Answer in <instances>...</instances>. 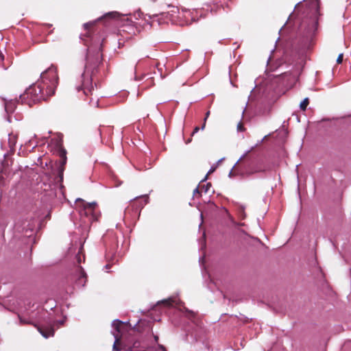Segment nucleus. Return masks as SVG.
I'll return each instance as SVG.
<instances>
[{"label": "nucleus", "instance_id": "49530a36", "mask_svg": "<svg viewBox=\"0 0 351 351\" xmlns=\"http://www.w3.org/2000/svg\"><path fill=\"white\" fill-rule=\"evenodd\" d=\"M36 146H37V145H36V144L33 145V146H32V149H34V147H36Z\"/></svg>", "mask_w": 351, "mask_h": 351}, {"label": "nucleus", "instance_id": "79ce46f5", "mask_svg": "<svg viewBox=\"0 0 351 351\" xmlns=\"http://www.w3.org/2000/svg\"><path fill=\"white\" fill-rule=\"evenodd\" d=\"M110 267V265L109 264H107L106 266H105V268L107 269H108Z\"/></svg>", "mask_w": 351, "mask_h": 351}, {"label": "nucleus", "instance_id": "e433bc0d", "mask_svg": "<svg viewBox=\"0 0 351 351\" xmlns=\"http://www.w3.org/2000/svg\"><path fill=\"white\" fill-rule=\"evenodd\" d=\"M154 337L155 341L157 342L158 340V337L157 335H154Z\"/></svg>", "mask_w": 351, "mask_h": 351}, {"label": "nucleus", "instance_id": "dca6fc26", "mask_svg": "<svg viewBox=\"0 0 351 351\" xmlns=\"http://www.w3.org/2000/svg\"><path fill=\"white\" fill-rule=\"evenodd\" d=\"M119 16V13L117 12H108L107 14H106L105 15H104L103 18L104 19H112V18H117Z\"/></svg>", "mask_w": 351, "mask_h": 351}, {"label": "nucleus", "instance_id": "393cba45", "mask_svg": "<svg viewBox=\"0 0 351 351\" xmlns=\"http://www.w3.org/2000/svg\"><path fill=\"white\" fill-rule=\"evenodd\" d=\"M58 174H59L60 180L62 181L63 179V168L61 167H59Z\"/></svg>", "mask_w": 351, "mask_h": 351}, {"label": "nucleus", "instance_id": "4468645a", "mask_svg": "<svg viewBox=\"0 0 351 351\" xmlns=\"http://www.w3.org/2000/svg\"><path fill=\"white\" fill-rule=\"evenodd\" d=\"M266 171H267V167L266 166L258 165L255 166L254 169L251 172L248 173V174L251 175L254 173L265 172Z\"/></svg>", "mask_w": 351, "mask_h": 351}, {"label": "nucleus", "instance_id": "b1692460", "mask_svg": "<svg viewBox=\"0 0 351 351\" xmlns=\"http://www.w3.org/2000/svg\"><path fill=\"white\" fill-rule=\"evenodd\" d=\"M4 60V56L3 54V53L1 51H0V63L1 62H3ZM0 67H1V66L0 65ZM2 69L3 70H5L7 69L6 66L5 65H2Z\"/></svg>", "mask_w": 351, "mask_h": 351}, {"label": "nucleus", "instance_id": "1a4fd4ad", "mask_svg": "<svg viewBox=\"0 0 351 351\" xmlns=\"http://www.w3.org/2000/svg\"><path fill=\"white\" fill-rule=\"evenodd\" d=\"M75 284L78 287H83L86 282V274L82 267H77L75 277Z\"/></svg>", "mask_w": 351, "mask_h": 351}, {"label": "nucleus", "instance_id": "423d86ee", "mask_svg": "<svg viewBox=\"0 0 351 351\" xmlns=\"http://www.w3.org/2000/svg\"><path fill=\"white\" fill-rule=\"evenodd\" d=\"M35 228L36 223L34 220L18 221L14 225L16 231L23 233L25 237H27L32 236Z\"/></svg>", "mask_w": 351, "mask_h": 351}, {"label": "nucleus", "instance_id": "a19ab883", "mask_svg": "<svg viewBox=\"0 0 351 351\" xmlns=\"http://www.w3.org/2000/svg\"><path fill=\"white\" fill-rule=\"evenodd\" d=\"M7 121H8V122H11V119H10V116H8V117H7Z\"/></svg>", "mask_w": 351, "mask_h": 351}, {"label": "nucleus", "instance_id": "c03bdc74", "mask_svg": "<svg viewBox=\"0 0 351 351\" xmlns=\"http://www.w3.org/2000/svg\"><path fill=\"white\" fill-rule=\"evenodd\" d=\"M69 253H71V252H73V248H72V247H71V248L69 249Z\"/></svg>", "mask_w": 351, "mask_h": 351}, {"label": "nucleus", "instance_id": "4be33fe9", "mask_svg": "<svg viewBox=\"0 0 351 351\" xmlns=\"http://www.w3.org/2000/svg\"><path fill=\"white\" fill-rule=\"evenodd\" d=\"M140 197L143 199V202L140 203V206L141 208H143L145 204H147L149 197H148L147 195L141 196Z\"/></svg>", "mask_w": 351, "mask_h": 351}, {"label": "nucleus", "instance_id": "2eb2a0df", "mask_svg": "<svg viewBox=\"0 0 351 351\" xmlns=\"http://www.w3.org/2000/svg\"><path fill=\"white\" fill-rule=\"evenodd\" d=\"M161 302L165 304L167 306H173L174 304H177V300L172 298L162 300Z\"/></svg>", "mask_w": 351, "mask_h": 351}, {"label": "nucleus", "instance_id": "c9c22d12", "mask_svg": "<svg viewBox=\"0 0 351 351\" xmlns=\"http://www.w3.org/2000/svg\"><path fill=\"white\" fill-rule=\"evenodd\" d=\"M29 145H32V140H29V141L25 144V146H27V145H29Z\"/></svg>", "mask_w": 351, "mask_h": 351}, {"label": "nucleus", "instance_id": "412c9836", "mask_svg": "<svg viewBox=\"0 0 351 351\" xmlns=\"http://www.w3.org/2000/svg\"><path fill=\"white\" fill-rule=\"evenodd\" d=\"M186 316L192 322L195 323V315L194 312L188 311V314Z\"/></svg>", "mask_w": 351, "mask_h": 351}, {"label": "nucleus", "instance_id": "9d476101", "mask_svg": "<svg viewBox=\"0 0 351 351\" xmlns=\"http://www.w3.org/2000/svg\"><path fill=\"white\" fill-rule=\"evenodd\" d=\"M19 102H21V104H25L28 105L25 102H22V100L21 99V95L19 96V99H10V100H5L4 102V107L5 112L9 114H12L14 112V110L16 108V104Z\"/></svg>", "mask_w": 351, "mask_h": 351}, {"label": "nucleus", "instance_id": "f03ea898", "mask_svg": "<svg viewBox=\"0 0 351 351\" xmlns=\"http://www.w3.org/2000/svg\"><path fill=\"white\" fill-rule=\"evenodd\" d=\"M41 84L37 83L27 88L21 95L22 102H25L29 106L41 101L46 100L55 93L58 84L57 69L51 65L40 74Z\"/></svg>", "mask_w": 351, "mask_h": 351}, {"label": "nucleus", "instance_id": "cd10ccee", "mask_svg": "<svg viewBox=\"0 0 351 351\" xmlns=\"http://www.w3.org/2000/svg\"><path fill=\"white\" fill-rule=\"evenodd\" d=\"M343 61V54L340 53L337 59V63L340 64Z\"/></svg>", "mask_w": 351, "mask_h": 351}, {"label": "nucleus", "instance_id": "39448f33", "mask_svg": "<svg viewBox=\"0 0 351 351\" xmlns=\"http://www.w3.org/2000/svg\"><path fill=\"white\" fill-rule=\"evenodd\" d=\"M88 40H85V45H87L88 49H87V56L86 57L90 56V60H92L93 61L95 60L97 53L101 56V59L102 58L101 55V47H102V43H104V40L100 41V38H98L97 40H95L90 35V33L88 32Z\"/></svg>", "mask_w": 351, "mask_h": 351}, {"label": "nucleus", "instance_id": "473e14b6", "mask_svg": "<svg viewBox=\"0 0 351 351\" xmlns=\"http://www.w3.org/2000/svg\"><path fill=\"white\" fill-rule=\"evenodd\" d=\"M199 128L198 127H195L192 132V135L197 133L199 131Z\"/></svg>", "mask_w": 351, "mask_h": 351}, {"label": "nucleus", "instance_id": "37998d69", "mask_svg": "<svg viewBox=\"0 0 351 351\" xmlns=\"http://www.w3.org/2000/svg\"><path fill=\"white\" fill-rule=\"evenodd\" d=\"M191 141V138H189V139L186 142V144H188V143H189Z\"/></svg>", "mask_w": 351, "mask_h": 351}, {"label": "nucleus", "instance_id": "a211bd4d", "mask_svg": "<svg viewBox=\"0 0 351 351\" xmlns=\"http://www.w3.org/2000/svg\"><path fill=\"white\" fill-rule=\"evenodd\" d=\"M308 98H305L300 104V109L302 110H305L306 109L307 106L308 105Z\"/></svg>", "mask_w": 351, "mask_h": 351}, {"label": "nucleus", "instance_id": "c756f323", "mask_svg": "<svg viewBox=\"0 0 351 351\" xmlns=\"http://www.w3.org/2000/svg\"><path fill=\"white\" fill-rule=\"evenodd\" d=\"M196 194H199V186L196 187L193 191V195H196Z\"/></svg>", "mask_w": 351, "mask_h": 351}, {"label": "nucleus", "instance_id": "a18cd8bd", "mask_svg": "<svg viewBox=\"0 0 351 351\" xmlns=\"http://www.w3.org/2000/svg\"><path fill=\"white\" fill-rule=\"evenodd\" d=\"M98 104H99V101H98V100H97V101H95V105H96L97 106H98Z\"/></svg>", "mask_w": 351, "mask_h": 351}, {"label": "nucleus", "instance_id": "20e7f679", "mask_svg": "<svg viewBox=\"0 0 351 351\" xmlns=\"http://www.w3.org/2000/svg\"><path fill=\"white\" fill-rule=\"evenodd\" d=\"M75 206L80 216V220L84 226L90 225L97 220V214L95 213L96 202L87 203L81 198L75 200Z\"/></svg>", "mask_w": 351, "mask_h": 351}, {"label": "nucleus", "instance_id": "6ab92c4d", "mask_svg": "<svg viewBox=\"0 0 351 351\" xmlns=\"http://www.w3.org/2000/svg\"><path fill=\"white\" fill-rule=\"evenodd\" d=\"M122 324V322L119 321V319L114 320L112 322V326L116 329L117 332H119V328Z\"/></svg>", "mask_w": 351, "mask_h": 351}, {"label": "nucleus", "instance_id": "72a5a7b5", "mask_svg": "<svg viewBox=\"0 0 351 351\" xmlns=\"http://www.w3.org/2000/svg\"><path fill=\"white\" fill-rule=\"evenodd\" d=\"M209 114H210V112H209V111H208V112L206 113V117H205L204 120V121H206V119H207V118L208 117Z\"/></svg>", "mask_w": 351, "mask_h": 351}, {"label": "nucleus", "instance_id": "7ed1b4c3", "mask_svg": "<svg viewBox=\"0 0 351 351\" xmlns=\"http://www.w3.org/2000/svg\"><path fill=\"white\" fill-rule=\"evenodd\" d=\"M101 62V56L97 53L95 60H90V56L86 57V64L85 66L84 72L81 76L80 85L76 86L77 92L82 91L85 96L93 95L95 87L93 82L95 80L94 77L97 73V68Z\"/></svg>", "mask_w": 351, "mask_h": 351}, {"label": "nucleus", "instance_id": "ddd939ff", "mask_svg": "<svg viewBox=\"0 0 351 351\" xmlns=\"http://www.w3.org/2000/svg\"><path fill=\"white\" fill-rule=\"evenodd\" d=\"M287 77V85H291L293 83H295L297 80V75H293L292 73H285L283 75L284 80H285V78Z\"/></svg>", "mask_w": 351, "mask_h": 351}, {"label": "nucleus", "instance_id": "ea45409f", "mask_svg": "<svg viewBox=\"0 0 351 351\" xmlns=\"http://www.w3.org/2000/svg\"><path fill=\"white\" fill-rule=\"evenodd\" d=\"M20 322H21V323H27V322H26V321H25L24 319H23L21 317H20Z\"/></svg>", "mask_w": 351, "mask_h": 351}, {"label": "nucleus", "instance_id": "6e6552de", "mask_svg": "<svg viewBox=\"0 0 351 351\" xmlns=\"http://www.w3.org/2000/svg\"><path fill=\"white\" fill-rule=\"evenodd\" d=\"M147 63L145 59H139L135 66H134V80L136 81L141 80L147 74L145 72V69L144 68L147 66Z\"/></svg>", "mask_w": 351, "mask_h": 351}, {"label": "nucleus", "instance_id": "5701e85b", "mask_svg": "<svg viewBox=\"0 0 351 351\" xmlns=\"http://www.w3.org/2000/svg\"><path fill=\"white\" fill-rule=\"evenodd\" d=\"M60 157L62 158V165H64L65 163H66V152L64 150H62L61 152H60Z\"/></svg>", "mask_w": 351, "mask_h": 351}, {"label": "nucleus", "instance_id": "f3484780", "mask_svg": "<svg viewBox=\"0 0 351 351\" xmlns=\"http://www.w3.org/2000/svg\"><path fill=\"white\" fill-rule=\"evenodd\" d=\"M43 184L44 185V187L41 186L40 189H42L45 191H47L51 189L53 185V181H50L49 183H45V182H43Z\"/></svg>", "mask_w": 351, "mask_h": 351}, {"label": "nucleus", "instance_id": "4c0bfd02", "mask_svg": "<svg viewBox=\"0 0 351 351\" xmlns=\"http://www.w3.org/2000/svg\"><path fill=\"white\" fill-rule=\"evenodd\" d=\"M300 3H301V2L298 3V4L295 5V9H298L299 7H300Z\"/></svg>", "mask_w": 351, "mask_h": 351}, {"label": "nucleus", "instance_id": "f704fd0d", "mask_svg": "<svg viewBox=\"0 0 351 351\" xmlns=\"http://www.w3.org/2000/svg\"><path fill=\"white\" fill-rule=\"evenodd\" d=\"M245 155H247V153H245V154H244V155H243V156H242L239 159V160L235 163V165H237L238 164V162H239L242 158H244V156H245Z\"/></svg>", "mask_w": 351, "mask_h": 351}, {"label": "nucleus", "instance_id": "f257e3e1", "mask_svg": "<svg viewBox=\"0 0 351 351\" xmlns=\"http://www.w3.org/2000/svg\"><path fill=\"white\" fill-rule=\"evenodd\" d=\"M302 19L295 50L300 58H304L315 43L317 32L319 0H308L304 3Z\"/></svg>", "mask_w": 351, "mask_h": 351}, {"label": "nucleus", "instance_id": "0eeeda50", "mask_svg": "<svg viewBox=\"0 0 351 351\" xmlns=\"http://www.w3.org/2000/svg\"><path fill=\"white\" fill-rule=\"evenodd\" d=\"M64 319L55 321L49 320L46 326H42L38 328V331L45 338L53 337L54 335L56 328H59L60 326L63 325Z\"/></svg>", "mask_w": 351, "mask_h": 351}, {"label": "nucleus", "instance_id": "c85d7f7f", "mask_svg": "<svg viewBox=\"0 0 351 351\" xmlns=\"http://www.w3.org/2000/svg\"><path fill=\"white\" fill-rule=\"evenodd\" d=\"M95 21L94 22H89V23H85L84 25V27L86 29H87L88 28V27L93 25L94 24Z\"/></svg>", "mask_w": 351, "mask_h": 351}, {"label": "nucleus", "instance_id": "bb28decb", "mask_svg": "<svg viewBox=\"0 0 351 351\" xmlns=\"http://www.w3.org/2000/svg\"><path fill=\"white\" fill-rule=\"evenodd\" d=\"M237 131L239 132H243L244 131V127L242 124V123H239L238 125H237Z\"/></svg>", "mask_w": 351, "mask_h": 351}, {"label": "nucleus", "instance_id": "aec40b11", "mask_svg": "<svg viewBox=\"0 0 351 351\" xmlns=\"http://www.w3.org/2000/svg\"><path fill=\"white\" fill-rule=\"evenodd\" d=\"M210 187H211V184L207 183L206 184H203L201 186V190H202V191H204L205 193H207L209 191Z\"/></svg>", "mask_w": 351, "mask_h": 351}, {"label": "nucleus", "instance_id": "7c9ffc66", "mask_svg": "<svg viewBox=\"0 0 351 351\" xmlns=\"http://www.w3.org/2000/svg\"><path fill=\"white\" fill-rule=\"evenodd\" d=\"M235 167H236V165H234V167H232V169H231V171H230L229 175H228L230 178H232L234 176V173L233 172V169H234V168H235Z\"/></svg>", "mask_w": 351, "mask_h": 351}, {"label": "nucleus", "instance_id": "f8f14e48", "mask_svg": "<svg viewBox=\"0 0 351 351\" xmlns=\"http://www.w3.org/2000/svg\"><path fill=\"white\" fill-rule=\"evenodd\" d=\"M8 141L10 149L14 150L17 141V136L13 134H9Z\"/></svg>", "mask_w": 351, "mask_h": 351}, {"label": "nucleus", "instance_id": "a878e982", "mask_svg": "<svg viewBox=\"0 0 351 351\" xmlns=\"http://www.w3.org/2000/svg\"><path fill=\"white\" fill-rule=\"evenodd\" d=\"M114 336L115 337V341L114 343V345H113V351H118L119 350V348L117 347V342L118 341V339L117 337V335L115 334H114Z\"/></svg>", "mask_w": 351, "mask_h": 351}, {"label": "nucleus", "instance_id": "58836bf2", "mask_svg": "<svg viewBox=\"0 0 351 351\" xmlns=\"http://www.w3.org/2000/svg\"><path fill=\"white\" fill-rule=\"evenodd\" d=\"M205 125H206V121H204V123H203V125H202V128H201L202 130L204 129Z\"/></svg>", "mask_w": 351, "mask_h": 351}, {"label": "nucleus", "instance_id": "2f4dec72", "mask_svg": "<svg viewBox=\"0 0 351 351\" xmlns=\"http://www.w3.org/2000/svg\"><path fill=\"white\" fill-rule=\"evenodd\" d=\"M158 347L160 350H161L162 351H166V348H165L164 346L161 345V344H158Z\"/></svg>", "mask_w": 351, "mask_h": 351}, {"label": "nucleus", "instance_id": "de8ad7c7", "mask_svg": "<svg viewBox=\"0 0 351 351\" xmlns=\"http://www.w3.org/2000/svg\"><path fill=\"white\" fill-rule=\"evenodd\" d=\"M152 66H157V64L156 63H154V64L151 65Z\"/></svg>", "mask_w": 351, "mask_h": 351}, {"label": "nucleus", "instance_id": "9b49d317", "mask_svg": "<svg viewBox=\"0 0 351 351\" xmlns=\"http://www.w3.org/2000/svg\"><path fill=\"white\" fill-rule=\"evenodd\" d=\"M83 250V244L81 242H80V247L78 249L77 254L75 255V259L78 264L81 263L82 259L83 261H84L85 259V256L84 254Z\"/></svg>", "mask_w": 351, "mask_h": 351}]
</instances>
